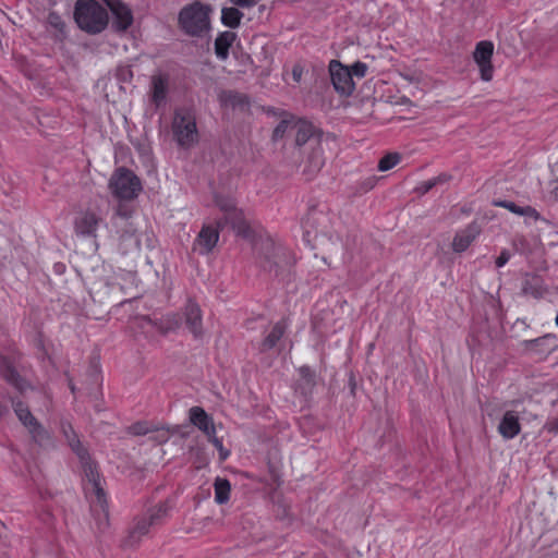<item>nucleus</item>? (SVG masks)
<instances>
[{"label": "nucleus", "mask_w": 558, "mask_h": 558, "mask_svg": "<svg viewBox=\"0 0 558 558\" xmlns=\"http://www.w3.org/2000/svg\"><path fill=\"white\" fill-rule=\"evenodd\" d=\"M349 70L352 77L362 78L366 75L367 65L361 61H356Z\"/></svg>", "instance_id": "nucleus-37"}, {"label": "nucleus", "mask_w": 558, "mask_h": 558, "mask_svg": "<svg viewBox=\"0 0 558 558\" xmlns=\"http://www.w3.org/2000/svg\"><path fill=\"white\" fill-rule=\"evenodd\" d=\"M173 140L182 148H191L197 144L199 133L196 114L192 108L180 107L174 110L171 123Z\"/></svg>", "instance_id": "nucleus-4"}, {"label": "nucleus", "mask_w": 558, "mask_h": 558, "mask_svg": "<svg viewBox=\"0 0 558 558\" xmlns=\"http://www.w3.org/2000/svg\"><path fill=\"white\" fill-rule=\"evenodd\" d=\"M521 211L520 216H529L533 218H537L538 216L537 211L531 206L521 207Z\"/></svg>", "instance_id": "nucleus-44"}, {"label": "nucleus", "mask_w": 558, "mask_h": 558, "mask_svg": "<svg viewBox=\"0 0 558 558\" xmlns=\"http://www.w3.org/2000/svg\"><path fill=\"white\" fill-rule=\"evenodd\" d=\"M168 507L165 504H159L155 508L150 509L146 515L141 518L132 529L129 543L132 545L141 536L146 535L149 527L158 524L162 518L167 515Z\"/></svg>", "instance_id": "nucleus-10"}, {"label": "nucleus", "mask_w": 558, "mask_h": 558, "mask_svg": "<svg viewBox=\"0 0 558 558\" xmlns=\"http://www.w3.org/2000/svg\"><path fill=\"white\" fill-rule=\"evenodd\" d=\"M225 227L222 221H217V226L204 225L194 241V250L202 255L209 254L219 240L220 230Z\"/></svg>", "instance_id": "nucleus-12"}, {"label": "nucleus", "mask_w": 558, "mask_h": 558, "mask_svg": "<svg viewBox=\"0 0 558 558\" xmlns=\"http://www.w3.org/2000/svg\"><path fill=\"white\" fill-rule=\"evenodd\" d=\"M151 434H154L151 438L158 444H163L170 438V429L163 426L160 427L155 425Z\"/></svg>", "instance_id": "nucleus-35"}, {"label": "nucleus", "mask_w": 558, "mask_h": 558, "mask_svg": "<svg viewBox=\"0 0 558 558\" xmlns=\"http://www.w3.org/2000/svg\"><path fill=\"white\" fill-rule=\"evenodd\" d=\"M12 407L20 422L27 428L34 442L45 446L52 441L50 433L32 414L27 404L22 401L12 400Z\"/></svg>", "instance_id": "nucleus-8"}, {"label": "nucleus", "mask_w": 558, "mask_h": 558, "mask_svg": "<svg viewBox=\"0 0 558 558\" xmlns=\"http://www.w3.org/2000/svg\"><path fill=\"white\" fill-rule=\"evenodd\" d=\"M210 13V5L194 1L180 10L178 26L190 37L203 38L211 28Z\"/></svg>", "instance_id": "nucleus-2"}, {"label": "nucleus", "mask_w": 558, "mask_h": 558, "mask_svg": "<svg viewBox=\"0 0 558 558\" xmlns=\"http://www.w3.org/2000/svg\"><path fill=\"white\" fill-rule=\"evenodd\" d=\"M494 43L490 40H481L475 45L473 60L480 70V77L484 82H490L494 76V65L492 59L494 56Z\"/></svg>", "instance_id": "nucleus-9"}, {"label": "nucleus", "mask_w": 558, "mask_h": 558, "mask_svg": "<svg viewBox=\"0 0 558 558\" xmlns=\"http://www.w3.org/2000/svg\"><path fill=\"white\" fill-rule=\"evenodd\" d=\"M74 19L81 29L90 34L100 33L108 24V13L96 0H77Z\"/></svg>", "instance_id": "nucleus-5"}, {"label": "nucleus", "mask_w": 558, "mask_h": 558, "mask_svg": "<svg viewBox=\"0 0 558 558\" xmlns=\"http://www.w3.org/2000/svg\"><path fill=\"white\" fill-rule=\"evenodd\" d=\"M189 418L190 422L207 437H214V434H216L214 420L203 408L192 407L189 410Z\"/></svg>", "instance_id": "nucleus-17"}, {"label": "nucleus", "mask_w": 558, "mask_h": 558, "mask_svg": "<svg viewBox=\"0 0 558 558\" xmlns=\"http://www.w3.org/2000/svg\"><path fill=\"white\" fill-rule=\"evenodd\" d=\"M306 162L305 171L308 173H315L324 166V149L320 140H317L316 145H313Z\"/></svg>", "instance_id": "nucleus-25"}, {"label": "nucleus", "mask_w": 558, "mask_h": 558, "mask_svg": "<svg viewBox=\"0 0 558 558\" xmlns=\"http://www.w3.org/2000/svg\"><path fill=\"white\" fill-rule=\"evenodd\" d=\"M294 81L299 82L302 75V70L299 68H294L292 71Z\"/></svg>", "instance_id": "nucleus-47"}, {"label": "nucleus", "mask_w": 558, "mask_h": 558, "mask_svg": "<svg viewBox=\"0 0 558 558\" xmlns=\"http://www.w3.org/2000/svg\"><path fill=\"white\" fill-rule=\"evenodd\" d=\"M0 375L19 392L24 395L28 388H33L15 371L11 359L0 355Z\"/></svg>", "instance_id": "nucleus-15"}, {"label": "nucleus", "mask_w": 558, "mask_h": 558, "mask_svg": "<svg viewBox=\"0 0 558 558\" xmlns=\"http://www.w3.org/2000/svg\"><path fill=\"white\" fill-rule=\"evenodd\" d=\"M238 39V35L233 32H221L215 39L214 48L215 54L220 61H226L229 58V50Z\"/></svg>", "instance_id": "nucleus-23"}, {"label": "nucleus", "mask_w": 558, "mask_h": 558, "mask_svg": "<svg viewBox=\"0 0 558 558\" xmlns=\"http://www.w3.org/2000/svg\"><path fill=\"white\" fill-rule=\"evenodd\" d=\"M113 15V27L119 32L126 31L133 23L131 9L121 0H102Z\"/></svg>", "instance_id": "nucleus-14"}, {"label": "nucleus", "mask_w": 558, "mask_h": 558, "mask_svg": "<svg viewBox=\"0 0 558 558\" xmlns=\"http://www.w3.org/2000/svg\"><path fill=\"white\" fill-rule=\"evenodd\" d=\"M497 205L500 207H504V208L508 209L509 211L517 214V215H520L522 213L521 206L517 205L513 202L502 201V202L497 203Z\"/></svg>", "instance_id": "nucleus-39"}, {"label": "nucleus", "mask_w": 558, "mask_h": 558, "mask_svg": "<svg viewBox=\"0 0 558 558\" xmlns=\"http://www.w3.org/2000/svg\"><path fill=\"white\" fill-rule=\"evenodd\" d=\"M283 335L284 326L281 323L275 324L270 332L263 340L260 350L267 351L275 348Z\"/></svg>", "instance_id": "nucleus-28"}, {"label": "nucleus", "mask_w": 558, "mask_h": 558, "mask_svg": "<svg viewBox=\"0 0 558 558\" xmlns=\"http://www.w3.org/2000/svg\"><path fill=\"white\" fill-rule=\"evenodd\" d=\"M401 161V155L399 153H388L380 158L378 162V170L381 172L388 171L395 168Z\"/></svg>", "instance_id": "nucleus-31"}, {"label": "nucleus", "mask_w": 558, "mask_h": 558, "mask_svg": "<svg viewBox=\"0 0 558 558\" xmlns=\"http://www.w3.org/2000/svg\"><path fill=\"white\" fill-rule=\"evenodd\" d=\"M263 256L260 257V267L275 277L290 272L295 263V258L290 252L280 244H277L272 239L266 238L260 242Z\"/></svg>", "instance_id": "nucleus-3"}, {"label": "nucleus", "mask_w": 558, "mask_h": 558, "mask_svg": "<svg viewBox=\"0 0 558 558\" xmlns=\"http://www.w3.org/2000/svg\"><path fill=\"white\" fill-rule=\"evenodd\" d=\"M165 326H162V329L165 332L173 330L178 328L181 324V316L177 313L168 314L165 317Z\"/></svg>", "instance_id": "nucleus-34"}, {"label": "nucleus", "mask_w": 558, "mask_h": 558, "mask_svg": "<svg viewBox=\"0 0 558 558\" xmlns=\"http://www.w3.org/2000/svg\"><path fill=\"white\" fill-rule=\"evenodd\" d=\"M61 432L70 448L78 458L86 480L85 494L90 500V508L99 524H107L109 518L108 498L102 487V478L98 472L97 464L92 459L88 449L81 442L71 423L61 422Z\"/></svg>", "instance_id": "nucleus-1"}, {"label": "nucleus", "mask_w": 558, "mask_h": 558, "mask_svg": "<svg viewBox=\"0 0 558 558\" xmlns=\"http://www.w3.org/2000/svg\"><path fill=\"white\" fill-rule=\"evenodd\" d=\"M185 324L189 330L195 336L201 337L203 333V323H202V311L197 303L192 300L185 305L184 310Z\"/></svg>", "instance_id": "nucleus-21"}, {"label": "nucleus", "mask_w": 558, "mask_h": 558, "mask_svg": "<svg viewBox=\"0 0 558 558\" xmlns=\"http://www.w3.org/2000/svg\"><path fill=\"white\" fill-rule=\"evenodd\" d=\"M154 427H155L154 423L141 421V422H136V423L132 424L129 427V432L132 435L143 436V435L151 434Z\"/></svg>", "instance_id": "nucleus-32"}, {"label": "nucleus", "mask_w": 558, "mask_h": 558, "mask_svg": "<svg viewBox=\"0 0 558 558\" xmlns=\"http://www.w3.org/2000/svg\"><path fill=\"white\" fill-rule=\"evenodd\" d=\"M109 190L119 201H132L138 196L142 191L140 178L130 169L120 167L109 180Z\"/></svg>", "instance_id": "nucleus-7"}, {"label": "nucleus", "mask_w": 558, "mask_h": 558, "mask_svg": "<svg viewBox=\"0 0 558 558\" xmlns=\"http://www.w3.org/2000/svg\"><path fill=\"white\" fill-rule=\"evenodd\" d=\"M234 5L240 8L250 9L256 4L255 0H230Z\"/></svg>", "instance_id": "nucleus-42"}, {"label": "nucleus", "mask_w": 558, "mask_h": 558, "mask_svg": "<svg viewBox=\"0 0 558 558\" xmlns=\"http://www.w3.org/2000/svg\"><path fill=\"white\" fill-rule=\"evenodd\" d=\"M293 130L295 131V144L301 147L307 143L316 145V141L320 140L316 128L313 123L304 119H295Z\"/></svg>", "instance_id": "nucleus-18"}, {"label": "nucleus", "mask_w": 558, "mask_h": 558, "mask_svg": "<svg viewBox=\"0 0 558 558\" xmlns=\"http://www.w3.org/2000/svg\"><path fill=\"white\" fill-rule=\"evenodd\" d=\"M215 501L225 505L230 499L231 484L227 478L217 477L214 482Z\"/></svg>", "instance_id": "nucleus-27"}, {"label": "nucleus", "mask_w": 558, "mask_h": 558, "mask_svg": "<svg viewBox=\"0 0 558 558\" xmlns=\"http://www.w3.org/2000/svg\"><path fill=\"white\" fill-rule=\"evenodd\" d=\"M557 192H558V187L555 190V193H557Z\"/></svg>", "instance_id": "nucleus-51"}, {"label": "nucleus", "mask_w": 558, "mask_h": 558, "mask_svg": "<svg viewBox=\"0 0 558 558\" xmlns=\"http://www.w3.org/2000/svg\"><path fill=\"white\" fill-rule=\"evenodd\" d=\"M545 339H546V337L526 340V341H524V345L526 349H534L535 347L542 344Z\"/></svg>", "instance_id": "nucleus-43"}, {"label": "nucleus", "mask_w": 558, "mask_h": 558, "mask_svg": "<svg viewBox=\"0 0 558 558\" xmlns=\"http://www.w3.org/2000/svg\"><path fill=\"white\" fill-rule=\"evenodd\" d=\"M522 290L525 294H530L536 299L544 296L547 292L543 279L538 276L527 277L523 282Z\"/></svg>", "instance_id": "nucleus-26"}, {"label": "nucleus", "mask_w": 558, "mask_h": 558, "mask_svg": "<svg viewBox=\"0 0 558 558\" xmlns=\"http://www.w3.org/2000/svg\"><path fill=\"white\" fill-rule=\"evenodd\" d=\"M329 72L333 88L339 94L349 96L353 93L355 84L348 66L342 65L338 60H331Z\"/></svg>", "instance_id": "nucleus-11"}, {"label": "nucleus", "mask_w": 558, "mask_h": 558, "mask_svg": "<svg viewBox=\"0 0 558 558\" xmlns=\"http://www.w3.org/2000/svg\"><path fill=\"white\" fill-rule=\"evenodd\" d=\"M433 180H437V184L445 183L449 180V175L439 174L438 177L433 178Z\"/></svg>", "instance_id": "nucleus-46"}, {"label": "nucleus", "mask_w": 558, "mask_h": 558, "mask_svg": "<svg viewBox=\"0 0 558 558\" xmlns=\"http://www.w3.org/2000/svg\"><path fill=\"white\" fill-rule=\"evenodd\" d=\"M117 214L124 218H126L129 216V214L126 213V210L124 209V206L122 204H120L118 206Z\"/></svg>", "instance_id": "nucleus-48"}, {"label": "nucleus", "mask_w": 558, "mask_h": 558, "mask_svg": "<svg viewBox=\"0 0 558 558\" xmlns=\"http://www.w3.org/2000/svg\"><path fill=\"white\" fill-rule=\"evenodd\" d=\"M70 388H71L72 392H74V386L70 385Z\"/></svg>", "instance_id": "nucleus-50"}, {"label": "nucleus", "mask_w": 558, "mask_h": 558, "mask_svg": "<svg viewBox=\"0 0 558 558\" xmlns=\"http://www.w3.org/2000/svg\"><path fill=\"white\" fill-rule=\"evenodd\" d=\"M316 386V375L308 366L299 368V379L295 383V391L303 397H311Z\"/></svg>", "instance_id": "nucleus-22"}, {"label": "nucleus", "mask_w": 558, "mask_h": 558, "mask_svg": "<svg viewBox=\"0 0 558 558\" xmlns=\"http://www.w3.org/2000/svg\"><path fill=\"white\" fill-rule=\"evenodd\" d=\"M28 474L32 478V481L37 485V489H38V493L40 495L41 498H46L47 496H51L50 493H48L47 489H43L41 486H40V472H33V470L31 468H28Z\"/></svg>", "instance_id": "nucleus-38"}, {"label": "nucleus", "mask_w": 558, "mask_h": 558, "mask_svg": "<svg viewBox=\"0 0 558 558\" xmlns=\"http://www.w3.org/2000/svg\"><path fill=\"white\" fill-rule=\"evenodd\" d=\"M436 185H437V180L429 179V180L421 183L420 191L422 193H427Z\"/></svg>", "instance_id": "nucleus-41"}, {"label": "nucleus", "mask_w": 558, "mask_h": 558, "mask_svg": "<svg viewBox=\"0 0 558 558\" xmlns=\"http://www.w3.org/2000/svg\"><path fill=\"white\" fill-rule=\"evenodd\" d=\"M8 411L7 405L0 402V416Z\"/></svg>", "instance_id": "nucleus-49"}, {"label": "nucleus", "mask_w": 558, "mask_h": 558, "mask_svg": "<svg viewBox=\"0 0 558 558\" xmlns=\"http://www.w3.org/2000/svg\"><path fill=\"white\" fill-rule=\"evenodd\" d=\"M497 430L506 440L517 437L521 433L519 414L512 410L506 411L498 424Z\"/></svg>", "instance_id": "nucleus-16"}, {"label": "nucleus", "mask_w": 558, "mask_h": 558, "mask_svg": "<svg viewBox=\"0 0 558 558\" xmlns=\"http://www.w3.org/2000/svg\"><path fill=\"white\" fill-rule=\"evenodd\" d=\"M376 182H377V179L375 177L367 178L363 182L364 191L366 192V191L372 190L375 186Z\"/></svg>", "instance_id": "nucleus-45"}, {"label": "nucleus", "mask_w": 558, "mask_h": 558, "mask_svg": "<svg viewBox=\"0 0 558 558\" xmlns=\"http://www.w3.org/2000/svg\"><path fill=\"white\" fill-rule=\"evenodd\" d=\"M242 17L243 13L236 8L229 7L221 10V23L227 27L236 28Z\"/></svg>", "instance_id": "nucleus-29"}, {"label": "nucleus", "mask_w": 558, "mask_h": 558, "mask_svg": "<svg viewBox=\"0 0 558 558\" xmlns=\"http://www.w3.org/2000/svg\"><path fill=\"white\" fill-rule=\"evenodd\" d=\"M99 221L100 218L94 211H83L75 219V232L85 236H95Z\"/></svg>", "instance_id": "nucleus-19"}, {"label": "nucleus", "mask_w": 558, "mask_h": 558, "mask_svg": "<svg viewBox=\"0 0 558 558\" xmlns=\"http://www.w3.org/2000/svg\"><path fill=\"white\" fill-rule=\"evenodd\" d=\"M222 107L244 110L248 107L247 96L233 90H225L219 95Z\"/></svg>", "instance_id": "nucleus-24"}, {"label": "nucleus", "mask_w": 558, "mask_h": 558, "mask_svg": "<svg viewBox=\"0 0 558 558\" xmlns=\"http://www.w3.org/2000/svg\"><path fill=\"white\" fill-rule=\"evenodd\" d=\"M47 22L51 28L56 29L59 33L60 37L65 36L66 25H65L63 19L58 13H56V12L49 13Z\"/></svg>", "instance_id": "nucleus-33"}, {"label": "nucleus", "mask_w": 558, "mask_h": 558, "mask_svg": "<svg viewBox=\"0 0 558 558\" xmlns=\"http://www.w3.org/2000/svg\"><path fill=\"white\" fill-rule=\"evenodd\" d=\"M208 440L214 445V447L219 451V458L221 461H225L230 456V451L223 447L222 440L214 434V437H208Z\"/></svg>", "instance_id": "nucleus-36"}, {"label": "nucleus", "mask_w": 558, "mask_h": 558, "mask_svg": "<svg viewBox=\"0 0 558 558\" xmlns=\"http://www.w3.org/2000/svg\"><path fill=\"white\" fill-rule=\"evenodd\" d=\"M214 201L216 206L223 213V217L219 221H222L225 226H231L239 236L254 241L255 231L245 220L243 211L236 207L234 199L230 196L216 194Z\"/></svg>", "instance_id": "nucleus-6"}, {"label": "nucleus", "mask_w": 558, "mask_h": 558, "mask_svg": "<svg viewBox=\"0 0 558 558\" xmlns=\"http://www.w3.org/2000/svg\"><path fill=\"white\" fill-rule=\"evenodd\" d=\"M481 232L476 223H471L464 229L458 231L452 241V250L456 253H462L475 241Z\"/></svg>", "instance_id": "nucleus-20"}, {"label": "nucleus", "mask_w": 558, "mask_h": 558, "mask_svg": "<svg viewBox=\"0 0 558 558\" xmlns=\"http://www.w3.org/2000/svg\"><path fill=\"white\" fill-rule=\"evenodd\" d=\"M170 76L168 73H155L150 78V102L158 109L166 105L169 93Z\"/></svg>", "instance_id": "nucleus-13"}, {"label": "nucleus", "mask_w": 558, "mask_h": 558, "mask_svg": "<svg viewBox=\"0 0 558 558\" xmlns=\"http://www.w3.org/2000/svg\"><path fill=\"white\" fill-rule=\"evenodd\" d=\"M295 122V118L293 116H289L288 118L282 119L272 132V140L278 141L281 140L288 131L293 130Z\"/></svg>", "instance_id": "nucleus-30"}, {"label": "nucleus", "mask_w": 558, "mask_h": 558, "mask_svg": "<svg viewBox=\"0 0 558 558\" xmlns=\"http://www.w3.org/2000/svg\"><path fill=\"white\" fill-rule=\"evenodd\" d=\"M510 257H511V254L509 253V251H507V250L501 251V253L499 254V256L496 258V262H495L497 268L504 267L509 262Z\"/></svg>", "instance_id": "nucleus-40"}]
</instances>
